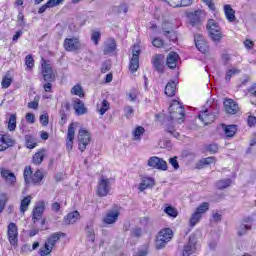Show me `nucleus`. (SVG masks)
I'll return each mask as SVG.
<instances>
[{"label": "nucleus", "mask_w": 256, "mask_h": 256, "mask_svg": "<svg viewBox=\"0 0 256 256\" xmlns=\"http://www.w3.org/2000/svg\"><path fill=\"white\" fill-rule=\"evenodd\" d=\"M133 140L134 141H141V137L145 135V128L143 126H137L133 131Z\"/></svg>", "instance_id": "nucleus-35"}, {"label": "nucleus", "mask_w": 256, "mask_h": 256, "mask_svg": "<svg viewBox=\"0 0 256 256\" xmlns=\"http://www.w3.org/2000/svg\"><path fill=\"white\" fill-rule=\"evenodd\" d=\"M117 219H119V211L110 210L106 213V216L103 218L104 225H113V223H117Z\"/></svg>", "instance_id": "nucleus-20"}, {"label": "nucleus", "mask_w": 256, "mask_h": 256, "mask_svg": "<svg viewBox=\"0 0 256 256\" xmlns=\"http://www.w3.org/2000/svg\"><path fill=\"white\" fill-rule=\"evenodd\" d=\"M195 45L198 51L200 53H207L209 51V46L207 45V41H205V38L201 34L194 36Z\"/></svg>", "instance_id": "nucleus-18"}, {"label": "nucleus", "mask_w": 256, "mask_h": 256, "mask_svg": "<svg viewBox=\"0 0 256 256\" xmlns=\"http://www.w3.org/2000/svg\"><path fill=\"white\" fill-rule=\"evenodd\" d=\"M162 31L168 39H171L172 41H175L177 39V36L175 35V32L173 31V25L169 22H164L162 24Z\"/></svg>", "instance_id": "nucleus-22"}, {"label": "nucleus", "mask_w": 256, "mask_h": 256, "mask_svg": "<svg viewBox=\"0 0 256 256\" xmlns=\"http://www.w3.org/2000/svg\"><path fill=\"white\" fill-rule=\"evenodd\" d=\"M42 75L44 81L47 83H53V81H55V72H53V67L51 64H47V62L42 64Z\"/></svg>", "instance_id": "nucleus-13"}, {"label": "nucleus", "mask_w": 256, "mask_h": 256, "mask_svg": "<svg viewBox=\"0 0 256 256\" xmlns=\"http://www.w3.org/2000/svg\"><path fill=\"white\" fill-rule=\"evenodd\" d=\"M170 7H189L193 0H165Z\"/></svg>", "instance_id": "nucleus-29"}, {"label": "nucleus", "mask_w": 256, "mask_h": 256, "mask_svg": "<svg viewBox=\"0 0 256 256\" xmlns=\"http://www.w3.org/2000/svg\"><path fill=\"white\" fill-rule=\"evenodd\" d=\"M231 183H233V180L230 178L218 180L216 182V187L220 190L227 189V187H231Z\"/></svg>", "instance_id": "nucleus-40"}, {"label": "nucleus", "mask_w": 256, "mask_h": 256, "mask_svg": "<svg viewBox=\"0 0 256 256\" xmlns=\"http://www.w3.org/2000/svg\"><path fill=\"white\" fill-rule=\"evenodd\" d=\"M139 55H141V50L139 47L134 46L132 50V57L129 63V69L131 73H135L139 69Z\"/></svg>", "instance_id": "nucleus-10"}, {"label": "nucleus", "mask_w": 256, "mask_h": 256, "mask_svg": "<svg viewBox=\"0 0 256 256\" xmlns=\"http://www.w3.org/2000/svg\"><path fill=\"white\" fill-rule=\"evenodd\" d=\"M167 133H169L170 135H172L175 139H179L180 134L179 132L175 131V127L173 126H168L166 129Z\"/></svg>", "instance_id": "nucleus-56"}, {"label": "nucleus", "mask_w": 256, "mask_h": 256, "mask_svg": "<svg viewBox=\"0 0 256 256\" xmlns=\"http://www.w3.org/2000/svg\"><path fill=\"white\" fill-rule=\"evenodd\" d=\"M209 211V202H203L196 208V213L203 217L205 215V212Z\"/></svg>", "instance_id": "nucleus-44"}, {"label": "nucleus", "mask_w": 256, "mask_h": 256, "mask_svg": "<svg viewBox=\"0 0 256 256\" xmlns=\"http://www.w3.org/2000/svg\"><path fill=\"white\" fill-rule=\"evenodd\" d=\"M224 13L230 23H233V21H235V10H233L231 5L227 4L224 6Z\"/></svg>", "instance_id": "nucleus-33"}, {"label": "nucleus", "mask_w": 256, "mask_h": 256, "mask_svg": "<svg viewBox=\"0 0 256 256\" xmlns=\"http://www.w3.org/2000/svg\"><path fill=\"white\" fill-rule=\"evenodd\" d=\"M179 62V54L177 52H170L167 56L166 65L169 69H175Z\"/></svg>", "instance_id": "nucleus-24"}, {"label": "nucleus", "mask_w": 256, "mask_h": 256, "mask_svg": "<svg viewBox=\"0 0 256 256\" xmlns=\"http://www.w3.org/2000/svg\"><path fill=\"white\" fill-rule=\"evenodd\" d=\"M208 33H211L213 31H217V29H221L219 24L215 22V20H209L207 24Z\"/></svg>", "instance_id": "nucleus-50"}, {"label": "nucleus", "mask_w": 256, "mask_h": 256, "mask_svg": "<svg viewBox=\"0 0 256 256\" xmlns=\"http://www.w3.org/2000/svg\"><path fill=\"white\" fill-rule=\"evenodd\" d=\"M25 145L27 149H35L37 147V139L31 135H26Z\"/></svg>", "instance_id": "nucleus-38"}, {"label": "nucleus", "mask_w": 256, "mask_h": 256, "mask_svg": "<svg viewBox=\"0 0 256 256\" xmlns=\"http://www.w3.org/2000/svg\"><path fill=\"white\" fill-rule=\"evenodd\" d=\"M29 205H31V196H26L20 202V212L25 213L29 209Z\"/></svg>", "instance_id": "nucleus-41"}, {"label": "nucleus", "mask_w": 256, "mask_h": 256, "mask_svg": "<svg viewBox=\"0 0 256 256\" xmlns=\"http://www.w3.org/2000/svg\"><path fill=\"white\" fill-rule=\"evenodd\" d=\"M15 145V140L9 135L3 132H0V152L7 151L9 147H13Z\"/></svg>", "instance_id": "nucleus-14"}, {"label": "nucleus", "mask_w": 256, "mask_h": 256, "mask_svg": "<svg viewBox=\"0 0 256 256\" xmlns=\"http://www.w3.org/2000/svg\"><path fill=\"white\" fill-rule=\"evenodd\" d=\"M209 36L212 41H220L221 39H223V33L221 32V28H218L217 30H212V32H209Z\"/></svg>", "instance_id": "nucleus-43"}, {"label": "nucleus", "mask_w": 256, "mask_h": 256, "mask_svg": "<svg viewBox=\"0 0 256 256\" xmlns=\"http://www.w3.org/2000/svg\"><path fill=\"white\" fill-rule=\"evenodd\" d=\"M7 236L11 245H17V241H19V232L17 230V224L14 222L8 225Z\"/></svg>", "instance_id": "nucleus-16"}, {"label": "nucleus", "mask_w": 256, "mask_h": 256, "mask_svg": "<svg viewBox=\"0 0 256 256\" xmlns=\"http://www.w3.org/2000/svg\"><path fill=\"white\" fill-rule=\"evenodd\" d=\"M73 108L76 115H85V113H87V107H85V103H83V101H81L79 98L75 99Z\"/></svg>", "instance_id": "nucleus-26"}, {"label": "nucleus", "mask_w": 256, "mask_h": 256, "mask_svg": "<svg viewBox=\"0 0 256 256\" xmlns=\"http://www.w3.org/2000/svg\"><path fill=\"white\" fill-rule=\"evenodd\" d=\"M71 95H76L77 97H85V93L83 92V87L81 85H75L71 89Z\"/></svg>", "instance_id": "nucleus-47"}, {"label": "nucleus", "mask_w": 256, "mask_h": 256, "mask_svg": "<svg viewBox=\"0 0 256 256\" xmlns=\"http://www.w3.org/2000/svg\"><path fill=\"white\" fill-rule=\"evenodd\" d=\"M224 107L226 113H229L230 115H235L237 111H239V105L236 103L235 100L231 98H227L224 101Z\"/></svg>", "instance_id": "nucleus-19"}, {"label": "nucleus", "mask_w": 256, "mask_h": 256, "mask_svg": "<svg viewBox=\"0 0 256 256\" xmlns=\"http://www.w3.org/2000/svg\"><path fill=\"white\" fill-rule=\"evenodd\" d=\"M197 255V238L191 235L188 242L182 249V256H195Z\"/></svg>", "instance_id": "nucleus-7"}, {"label": "nucleus", "mask_w": 256, "mask_h": 256, "mask_svg": "<svg viewBox=\"0 0 256 256\" xmlns=\"http://www.w3.org/2000/svg\"><path fill=\"white\" fill-rule=\"evenodd\" d=\"M240 73H241L240 68H237L234 65L228 66L225 72V81H231L232 77H235V75H239Z\"/></svg>", "instance_id": "nucleus-27"}, {"label": "nucleus", "mask_w": 256, "mask_h": 256, "mask_svg": "<svg viewBox=\"0 0 256 256\" xmlns=\"http://www.w3.org/2000/svg\"><path fill=\"white\" fill-rule=\"evenodd\" d=\"M9 201V196L7 193H0V213H3L5 211V207L7 206V203Z\"/></svg>", "instance_id": "nucleus-42"}, {"label": "nucleus", "mask_w": 256, "mask_h": 256, "mask_svg": "<svg viewBox=\"0 0 256 256\" xmlns=\"http://www.w3.org/2000/svg\"><path fill=\"white\" fill-rule=\"evenodd\" d=\"M247 123L249 127H255L256 125V117L253 115L248 116Z\"/></svg>", "instance_id": "nucleus-61"}, {"label": "nucleus", "mask_w": 256, "mask_h": 256, "mask_svg": "<svg viewBox=\"0 0 256 256\" xmlns=\"http://www.w3.org/2000/svg\"><path fill=\"white\" fill-rule=\"evenodd\" d=\"M213 163H215V157H213V156L201 159L196 164V169H203L206 165H211Z\"/></svg>", "instance_id": "nucleus-34"}, {"label": "nucleus", "mask_w": 256, "mask_h": 256, "mask_svg": "<svg viewBox=\"0 0 256 256\" xmlns=\"http://www.w3.org/2000/svg\"><path fill=\"white\" fill-rule=\"evenodd\" d=\"M61 239V234L54 233L52 234L45 242L44 247L40 249L39 255L40 256H47L51 255V252L53 251V247H55V244L57 241Z\"/></svg>", "instance_id": "nucleus-3"}, {"label": "nucleus", "mask_w": 256, "mask_h": 256, "mask_svg": "<svg viewBox=\"0 0 256 256\" xmlns=\"http://www.w3.org/2000/svg\"><path fill=\"white\" fill-rule=\"evenodd\" d=\"M75 140V122H72L68 126L67 138H66V149L71 151L73 149V141Z\"/></svg>", "instance_id": "nucleus-17"}, {"label": "nucleus", "mask_w": 256, "mask_h": 256, "mask_svg": "<svg viewBox=\"0 0 256 256\" xmlns=\"http://www.w3.org/2000/svg\"><path fill=\"white\" fill-rule=\"evenodd\" d=\"M152 45L153 47L161 48L165 45V42L161 38H154L152 39Z\"/></svg>", "instance_id": "nucleus-57"}, {"label": "nucleus", "mask_w": 256, "mask_h": 256, "mask_svg": "<svg viewBox=\"0 0 256 256\" xmlns=\"http://www.w3.org/2000/svg\"><path fill=\"white\" fill-rule=\"evenodd\" d=\"M24 180H25V183H27V185H29V183H33V185H39V183L43 181V172L41 170H37L33 174V170H31V166H28L24 170Z\"/></svg>", "instance_id": "nucleus-2"}, {"label": "nucleus", "mask_w": 256, "mask_h": 256, "mask_svg": "<svg viewBox=\"0 0 256 256\" xmlns=\"http://www.w3.org/2000/svg\"><path fill=\"white\" fill-rule=\"evenodd\" d=\"M86 235L87 240L90 241V243H95V230L93 229V223L87 224Z\"/></svg>", "instance_id": "nucleus-36"}, {"label": "nucleus", "mask_w": 256, "mask_h": 256, "mask_svg": "<svg viewBox=\"0 0 256 256\" xmlns=\"http://www.w3.org/2000/svg\"><path fill=\"white\" fill-rule=\"evenodd\" d=\"M25 65L27 67V69H33V67H35V60L33 59V56L31 55H27L25 57Z\"/></svg>", "instance_id": "nucleus-52"}, {"label": "nucleus", "mask_w": 256, "mask_h": 256, "mask_svg": "<svg viewBox=\"0 0 256 256\" xmlns=\"http://www.w3.org/2000/svg\"><path fill=\"white\" fill-rule=\"evenodd\" d=\"M11 83H13V78L11 76H4L1 84L3 89H8V87H11Z\"/></svg>", "instance_id": "nucleus-54"}, {"label": "nucleus", "mask_w": 256, "mask_h": 256, "mask_svg": "<svg viewBox=\"0 0 256 256\" xmlns=\"http://www.w3.org/2000/svg\"><path fill=\"white\" fill-rule=\"evenodd\" d=\"M177 89V84L175 82H170L165 87V95L168 97H175V91Z\"/></svg>", "instance_id": "nucleus-37"}, {"label": "nucleus", "mask_w": 256, "mask_h": 256, "mask_svg": "<svg viewBox=\"0 0 256 256\" xmlns=\"http://www.w3.org/2000/svg\"><path fill=\"white\" fill-rule=\"evenodd\" d=\"M169 118L171 121L183 123L185 121V107L179 100H173L168 108Z\"/></svg>", "instance_id": "nucleus-1"}, {"label": "nucleus", "mask_w": 256, "mask_h": 256, "mask_svg": "<svg viewBox=\"0 0 256 256\" xmlns=\"http://www.w3.org/2000/svg\"><path fill=\"white\" fill-rule=\"evenodd\" d=\"M91 41H93L94 45H99V41H101V32L93 31L91 34Z\"/></svg>", "instance_id": "nucleus-53"}, {"label": "nucleus", "mask_w": 256, "mask_h": 256, "mask_svg": "<svg viewBox=\"0 0 256 256\" xmlns=\"http://www.w3.org/2000/svg\"><path fill=\"white\" fill-rule=\"evenodd\" d=\"M111 109V104L107 100H103L99 103H97V111L100 113V115H105L107 111Z\"/></svg>", "instance_id": "nucleus-31"}, {"label": "nucleus", "mask_w": 256, "mask_h": 256, "mask_svg": "<svg viewBox=\"0 0 256 256\" xmlns=\"http://www.w3.org/2000/svg\"><path fill=\"white\" fill-rule=\"evenodd\" d=\"M43 213H45V201H40L36 204L32 211V221L37 223L43 219Z\"/></svg>", "instance_id": "nucleus-12"}, {"label": "nucleus", "mask_w": 256, "mask_h": 256, "mask_svg": "<svg viewBox=\"0 0 256 256\" xmlns=\"http://www.w3.org/2000/svg\"><path fill=\"white\" fill-rule=\"evenodd\" d=\"M123 112L126 119H133L135 116V110L131 106H125Z\"/></svg>", "instance_id": "nucleus-48"}, {"label": "nucleus", "mask_w": 256, "mask_h": 256, "mask_svg": "<svg viewBox=\"0 0 256 256\" xmlns=\"http://www.w3.org/2000/svg\"><path fill=\"white\" fill-rule=\"evenodd\" d=\"M81 48V40L77 37L66 38L64 40L65 51H78Z\"/></svg>", "instance_id": "nucleus-15"}, {"label": "nucleus", "mask_w": 256, "mask_h": 256, "mask_svg": "<svg viewBox=\"0 0 256 256\" xmlns=\"http://www.w3.org/2000/svg\"><path fill=\"white\" fill-rule=\"evenodd\" d=\"M169 163L173 166L174 171L179 170V161H177V156L169 158Z\"/></svg>", "instance_id": "nucleus-58"}, {"label": "nucleus", "mask_w": 256, "mask_h": 256, "mask_svg": "<svg viewBox=\"0 0 256 256\" xmlns=\"http://www.w3.org/2000/svg\"><path fill=\"white\" fill-rule=\"evenodd\" d=\"M8 129L10 131H15L17 129V115L11 114L8 121Z\"/></svg>", "instance_id": "nucleus-46"}, {"label": "nucleus", "mask_w": 256, "mask_h": 256, "mask_svg": "<svg viewBox=\"0 0 256 256\" xmlns=\"http://www.w3.org/2000/svg\"><path fill=\"white\" fill-rule=\"evenodd\" d=\"M1 177L5 179L6 183L9 185H15L17 182V177L15 174L9 171L8 169L0 168Z\"/></svg>", "instance_id": "nucleus-21"}, {"label": "nucleus", "mask_w": 256, "mask_h": 256, "mask_svg": "<svg viewBox=\"0 0 256 256\" xmlns=\"http://www.w3.org/2000/svg\"><path fill=\"white\" fill-rule=\"evenodd\" d=\"M79 211H74L69 213L65 218H64V224L65 225H73V223H77L79 221Z\"/></svg>", "instance_id": "nucleus-30"}, {"label": "nucleus", "mask_w": 256, "mask_h": 256, "mask_svg": "<svg viewBox=\"0 0 256 256\" xmlns=\"http://www.w3.org/2000/svg\"><path fill=\"white\" fill-rule=\"evenodd\" d=\"M155 186V179L151 177H143L141 183L138 186L139 191L143 192L145 189H151Z\"/></svg>", "instance_id": "nucleus-23"}, {"label": "nucleus", "mask_w": 256, "mask_h": 256, "mask_svg": "<svg viewBox=\"0 0 256 256\" xmlns=\"http://www.w3.org/2000/svg\"><path fill=\"white\" fill-rule=\"evenodd\" d=\"M248 231H251V224L242 223L238 227V235H239V237H243V235H247Z\"/></svg>", "instance_id": "nucleus-45"}, {"label": "nucleus", "mask_w": 256, "mask_h": 256, "mask_svg": "<svg viewBox=\"0 0 256 256\" xmlns=\"http://www.w3.org/2000/svg\"><path fill=\"white\" fill-rule=\"evenodd\" d=\"M207 151L213 155L219 151V146L217 144H210L207 146Z\"/></svg>", "instance_id": "nucleus-60"}, {"label": "nucleus", "mask_w": 256, "mask_h": 256, "mask_svg": "<svg viewBox=\"0 0 256 256\" xmlns=\"http://www.w3.org/2000/svg\"><path fill=\"white\" fill-rule=\"evenodd\" d=\"M164 212L166 213V215H168L169 217H173V219H175V217H177V215H179V213L177 212V209H175L173 206H167L164 209Z\"/></svg>", "instance_id": "nucleus-49"}, {"label": "nucleus", "mask_w": 256, "mask_h": 256, "mask_svg": "<svg viewBox=\"0 0 256 256\" xmlns=\"http://www.w3.org/2000/svg\"><path fill=\"white\" fill-rule=\"evenodd\" d=\"M201 217L197 212H194L190 218V227H195L199 221H201Z\"/></svg>", "instance_id": "nucleus-51"}, {"label": "nucleus", "mask_w": 256, "mask_h": 256, "mask_svg": "<svg viewBox=\"0 0 256 256\" xmlns=\"http://www.w3.org/2000/svg\"><path fill=\"white\" fill-rule=\"evenodd\" d=\"M26 121L27 123H35V114L33 113H27L26 114Z\"/></svg>", "instance_id": "nucleus-63"}, {"label": "nucleus", "mask_w": 256, "mask_h": 256, "mask_svg": "<svg viewBox=\"0 0 256 256\" xmlns=\"http://www.w3.org/2000/svg\"><path fill=\"white\" fill-rule=\"evenodd\" d=\"M117 49V43L115 42V39L109 38L105 43H104V48L103 52L104 55H111Z\"/></svg>", "instance_id": "nucleus-25"}, {"label": "nucleus", "mask_w": 256, "mask_h": 256, "mask_svg": "<svg viewBox=\"0 0 256 256\" xmlns=\"http://www.w3.org/2000/svg\"><path fill=\"white\" fill-rule=\"evenodd\" d=\"M43 159H45V149H42L33 155L32 163L34 165H41V163H43Z\"/></svg>", "instance_id": "nucleus-32"}, {"label": "nucleus", "mask_w": 256, "mask_h": 256, "mask_svg": "<svg viewBox=\"0 0 256 256\" xmlns=\"http://www.w3.org/2000/svg\"><path fill=\"white\" fill-rule=\"evenodd\" d=\"M152 65L156 71L159 73H163V55L161 54H156L152 58Z\"/></svg>", "instance_id": "nucleus-28"}, {"label": "nucleus", "mask_w": 256, "mask_h": 256, "mask_svg": "<svg viewBox=\"0 0 256 256\" xmlns=\"http://www.w3.org/2000/svg\"><path fill=\"white\" fill-rule=\"evenodd\" d=\"M148 167L159 169L160 171H167V162L157 156H152L148 160Z\"/></svg>", "instance_id": "nucleus-9"}, {"label": "nucleus", "mask_w": 256, "mask_h": 256, "mask_svg": "<svg viewBox=\"0 0 256 256\" xmlns=\"http://www.w3.org/2000/svg\"><path fill=\"white\" fill-rule=\"evenodd\" d=\"M244 46L246 49H253V47L255 46V43H253V41H251L250 39H246L244 41Z\"/></svg>", "instance_id": "nucleus-64"}, {"label": "nucleus", "mask_w": 256, "mask_h": 256, "mask_svg": "<svg viewBox=\"0 0 256 256\" xmlns=\"http://www.w3.org/2000/svg\"><path fill=\"white\" fill-rule=\"evenodd\" d=\"M40 123L41 125H43L44 127H47V125H49V115L47 114H42L40 116Z\"/></svg>", "instance_id": "nucleus-59"}, {"label": "nucleus", "mask_w": 256, "mask_h": 256, "mask_svg": "<svg viewBox=\"0 0 256 256\" xmlns=\"http://www.w3.org/2000/svg\"><path fill=\"white\" fill-rule=\"evenodd\" d=\"M114 13H127V11H129V8L127 7V5L122 4L120 6H116L113 9Z\"/></svg>", "instance_id": "nucleus-55"}, {"label": "nucleus", "mask_w": 256, "mask_h": 256, "mask_svg": "<svg viewBox=\"0 0 256 256\" xmlns=\"http://www.w3.org/2000/svg\"><path fill=\"white\" fill-rule=\"evenodd\" d=\"M201 15H203V11L201 10L187 12L189 25H191V27H199V25H201Z\"/></svg>", "instance_id": "nucleus-11"}, {"label": "nucleus", "mask_w": 256, "mask_h": 256, "mask_svg": "<svg viewBox=\"0 0 256 256\" xmlns=\"http://www.w3.org/2000/svg\"><path fill=\"white\" fill-rule=\"evenodd\" d=\"M198 119L203 123V125H209L217 119V113L212 112L209 109L200 111Z\"/></svg>", "instance_id": "nucleus-8"}, {"label": "nucleus", "mask_w": 256, "mask_h": 256, "mask_svg": "<svg viewBox=\"0 0 256 256\" xmlns=\"http://www.w3.org/2000/svg\"><path fill=\"white\" fill-rule=\"evenodd\" d=\"M223 130L226 135V137H234L237 133V125H223Z\"/></svg>", "instance_id": "nucleus-39"}, {"label": "nucleus", "mask_w": 256, "mask_h": 256, "mask_svg": "<svg viewBox=\"0 0 256 256\" xmlns=\"http://www.w3.org/2000/svg\"><path fill=\"white\" fill-rule=\"evenodd\" d=\"M222 63H223V65H229V63H231V55L223 54L222 55Z\"/></svg>", "instance_id": "nucleus-62"}, {"label": "nucleus", "mask_w": 256, "mask_h": 256, "mask_svg": "<svg viewBox=\"0 0 256 256\" xmlns=\"http://www.w3.org/2000/svg\"><path fill=\"white\" fill-rule=\"evenodd\" d=\"M91 143V133L81 128L78 132V149L83 153L87 149V145Z\"/></svg>", "instance_id": "nucleus-6"}, {"label": "nucleus", "mask_w": 256, "mask_h": 256, "mask_svg": "<svg viewBox=\"0 0 256 256\" xmlns=\"http://www.w3.org/2000/svg\"><path fill=\"white\" fill-rule=\"evenodd\" d=\"M108 193H111V179L102 176L98 180L96 194L98 197H107Z\"/></svg>", "instance_id": "nucleus-5"}, {"label": "nucleus", "mask_w": 256, "mask_h": 256, "mask_svg": "<svg viewBox=\"0 0 256 256\" xmlns=\"http://www.w3.org/2000/svg\"><path fill=\"white\" fill-rule=\"evenodd\" d=\"M171 239H173V230H171L170 228H165L161 230L158 233L156 239V248L163 249V247H165V245H167V243H169Z\"/></svg>", "instance_id": "nucleus-4"}]
</instances>
